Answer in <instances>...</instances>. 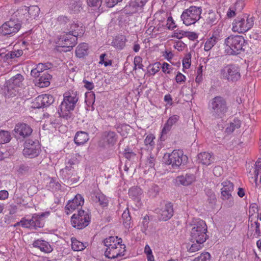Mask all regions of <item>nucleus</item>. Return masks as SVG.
<instances>
[{"label": "nucleus", "instance_id": "obj_20", "mask_svg": "<svg viewBox=\"0 0 261 261\" xmlns=\"http://www.w3.org/2000/svg\"><path fill=\"white\" fill-rule=\"evenodd\" d=\"M122 243L121 238L118 239L117 237H110L106 238L103 241V244L106 247V250L105 252V255L111 251V250H113Z\"/></svg>", "mask_w": 261, "mask_h": 261}, {"label": "nucleus", "instance_id": "obj_12", "mask_svg": "<svg viewBox=\"0 0 261 261\" xmlns=\"http://www.w3.org/2000/svg\"><path fill=\"white\" fill-rule=\"evenodd\" d=\"M23 80V76L21 74L18 73L7 81L8 92L9 93L10 91L13 90L12 93H10V95H16L18 92L17 88L22 86Z\"/></svg>", "mask_w": 261, "mask_h": 261}, {"label": "nucleus", "instance_id": "obj_40", "mask_svg": "<svg viewBox=\"0 0 261 261\" xmlns=\"http://www.w3.org/2000/svg\"><path fill=\"white\" fill-rule=\"evenodd\" d=\"M11 140V135L9 132L0 130V143L9 142Z\"/></svg>", "mask_w": 261, "mask_h": 261}, {"label": "nucleus", "instance_id": "obj_15", "mask_svg": "<svg viewBox=\"0 0 261 261\" xmlns=\"http://www.w3.org/2000/svg\"><path fill=\"white\" fill-rule=\"evenodd\" d=\"M77 38L75 35L70 33H66L62 35L59 39V43L63 47H67L70 49L72 48L76 44Z\"/></svg>", "mask_w": 261, "mask_h": 261}, {"label": "nucleus", "instance_id": "obj_36", "mask_svg": "<svg viewBox=\"0 0 261 261\" xmlns=\"http://www.w3.org/2000/svg\"><path fill=\"white\" fill-rule=\"evenodd\" d=\"M44 213L41 214L34 215L33 216V221H34V229H36L37 228H40L43 226V223L42 222V218L45 216Z\"/></svg>", "mask_w": 261, "mask_h": 261}, {"label": "nucleus", "instance_id": "obj_17", "mask_svg": "<svg viewBox=\"0 0 261 261\" xmlns=\"http://www.w3.org/2000/svg\"><path fill=\"white\" fill-rule=\"evenodd\" d=\"M173 204L171 202L166 203L157 212L159 215L160 220L162 221H167L170 219L173 216Z\"/></svg>", "mask_w": 261, "mask_h": 261}, {"label": "nucleus", "instance_id": "obj_51", "mask_svg": "<svg viewBox=\"0 0 261 261\" xmlns=\"http://www.w3.org/2000/svg\"><path fill=\"white\" fill-rule=\"evenodd\" d=\"M124 154L125 158L129 160L135 157V154L133 152L130 151L128 149H125Z\"/></svg>", "mask_w": 261, "mask_h": 261}, {"label": "nucleus", "instance_id": "obj_56", "mask_svg": "<svg viewBox=\"0 0 261 261\" xmlns=\"http://www.w3.org/2000/svg\"><path fill=\"white\" fill-rule=\"evenodd\" d=\"M102 2V0H88V3L89 6L94 7L100 5Z\"/></svg>", "mask_w": 261, "mask_h": 261}, {"label": "nucleus", "instance_id": "obj_14", "mask_svg": "<svg viewBox=\"0 0 261 261\" xmlns=\"http://www.w3.org/2000/svg\"><path fill=\"white\" fill-rule=\"evenodd\" d=\"M14 132L16 137L24 138L31 135L33 129L30 125L26 123H18L16 124Z\"/></svg>", "mask_w": 261, "mask_h": 261}, {"label": "nucleus", "instance_id": "obj_5", "mask_svg": "<svg viewBox=\"0 0 261 261\" xmlns=\"http://www.w3.org/2000/svg\"><path fill=\"white\" fill-rule=\"evenodd\" d=\"M164 159L166 164L171 165L174 169H178L187 163L188 158L181 150H174L171 153L165 154Z\"/></svg>", "mask_w": 261, "mask_h": 261}, {"label": "nucleus", "instance_id": "obj_57", "mask_svg": "<svg viewBox=\"0 0 261 261\" xmlns=\"http://www.w3.org/2000/svg\"><path fill=\"white\" fill-rule=\"evenodd\" d=\"M182 65L184 68L188 69L191 65L190 58L184 59L182 61Z\"/></svg>", "mask_w": 261, "mask_h": 261}, {"label": "nucleus", "instance_id": "obj_59", "mask_svg": "<svg viewBox=\"0 0 261 261\" xmlns=\"http://www.w3.org/2000/svg\"><path fill=\"white\" fill-rule=\"evenodd\" d=\"M8 210L10 215H13L16 213L17 206L14 204H11Z\"/></svg>", "mask_w": 261, "mask_h": 261}, {"label": "nucleus", "instance_id": "obj_25", "mask_svg": "<svg viewBox=\"0 0 261 261\" xmlns=\"http://www.w3.org/2000/svg\"><path fill=\"white\" fill-rule=\"evenodd\" d=\"M33 245L34 247L39 248L41 251L48 253L52 251V248L49 243L44 240H37L34 242Z\"/></svg>", "mask_w": 261, "mask_h": 261}, {"label": "nucleus", "instance_id": "obj_52", "mask_svg": "<svg viewBox=\"0 0 261 261\" xmlns=\"http://www.w3.org/2000/svg\"><path fill=\"white\" fill-rule=\"evenodd\" d=\"M122 1V0H106V3L107 7L109 8H112L119 2H120Z\"/></svg>", "mask_w": 261, "mask_h": 261}, {"label": "nucleus", "instance_id": "obj_27", "mask_svg": "<svg viewBox=\"0 0 261 261\" xmlns=\"http://www.w3.org/2000/svg\"><path fill=\"white\" fill-rule=\"evenodd\" d=\"M179 117L177 115H173L170 117L165 123L163 129L162 133V134H166L171 128L173 125L175 124L179 120Z\"/></svg>", "mask_w": 261, "mask_h": 261}, {"label": "nucleus", "instance_id": "obj_2", "mask_svg": "<svg viewBox=\"0 0 261 261\" xmlns=\"http://www.w3.org/2000/svg\"><path fill=\"white\" fill-rule=\"evenodd\" d=\"M245 43L244 37L240 35H230L225 39V52L230 55H237L243 49Z\"/></svg>", "mask_w": 261, "mask_h": 261}, {"label": "nucleus", "instance_id": "obj_32", "mask_svg": "<svg viewBox=\"0 0 261 261\" xmlns=\"http://www.w3.org/2000/svg\"><path fill=\"white\" fill-rule=\"evenodd\" d=\"M89 139L88 134L84 132H77L75 135L74 141L77 145L84 144Z\"/></svg>", "mask_w": 261, "mask_h": 261}, {"label": "nucleus", "instance_id": "obj_9", "mask_svg": "<svg viewBox=\"0 0 261 261\" xmlns=\"http://www.w3.org/2000/svg\"><path fill=\"white\" fill-rule=\"evenodd\" d=\"M221 78L229 82H235L238 81L241 77L239 67L233 64H229L220 71Z\"/></svg>", "mask_w": 261, "mask_h": 261}, {"label": "nucleus", "instance_id": "obj_39", "mask_svg": "<svg viewBox=\"0 0 261 261\" xmlns=\"http://www.w3.org/2000/svg\"><path fill=\"white\" fill-rule=\"evenodd\" d=\"M241 126L240 121L237 119H234L232 122H231L229 126L226 128V132L228 133H232L236 129L238 128Z\"/></svg>", "mask_w": 261, "mask_h": 261}, {"label": "nucleus", "instance_id": "obj_10", "mask_svg": "<svg viewBox=\"0 0 261 261\" xmlns=\"http://www.w3.org/2000/svg\"><path fill=\"white\" fill-rule=\"evenodd\" d=\"M223 188L221 189L222 199L225 201L224 206L229 208L233 205V198L232 192L233 191V185L230 181L226 180L222 183Z\"/></svg>", "mask_w": 261, "mask_h": 261}, {"label": "nucleus", "instance_id": "obj_37", "mask_svg": "<svg viewBox=\"0 0 261 261\" xmlns=\"http://www.w3.org/2000/svg\"><path fill=\"white\" fill-rule=\"evenodd\" d=\"M184 36L187 37L191 40H194L198 37L197 35L194 32L181 31L179 34L178 33H174V36H176L178 39L182 38Z\"/></svg>", "mask_w": 261, "mask_h": 261}, {"label": "nucleus", "instance_id": "obj_1", "mask_svg": "<svg viewBox=\"0 0 261 261\" xmlns=\"http://www.w3.org/2000/svg\"><path fill=\"white\" fill-rule=\"evenodd\" d=\"M79 97L76 91H70L64 95V99L58 110V114L66 120L71 117L70 111L73 110Z\"/></svg>", "mask_w": 261, "mask_h": 261}, {"label": "nucleus", "instance_id": "obj_49", "mask_svg": "<svg viewBox=\"0 0 261 261\" xmlns=\"http://www.w3.org/2000/svg\"><path fill=\"white\" fill-rule=\"evenodd\" d=\"M74 165V163L73 161L70 160L68 161V163L66 165V167L62 169L61 171L63 172L67 173L68 171H70L71 169L73 168V165Z\"/></svg>", "mask_w": 261, "mask_h": 261}, {"label": "nucleus", "instance_id": "obj_31", "mask_svg": "<svg viewBox=\"0 0 261 261\" xmlns=\"http://www.w3.org/2000/svg\"><path fill=\"white\" fill-rule=\"evenodd\" d=\"M103 137L108 144L113 145L117 142V137L114 132H105L103 133Z\"/></svg>", "mask_w": 261, "mask_h": 261}, {"label": "nucleus", "instance_id": "obj_35", "mask_svg": "<svg viewBox=\"0 0 261 261\" xmlns=\"http://www.w3.org/2000/svg\"><path fill=\"white\" fill-rule=\"evenodd\" d=\"M86 247L83 243L78 241L76 238H71V248L73 250L75 251H82Z\"/></svg>", "mask_w": 261, "mask_h": 261}, {"label": "nucleus", "instance_id": "obj_21", "mask_svg": "<svg viewBox=\"0 0 261 261\" xmlns=\"http://www.w3.org/2000/svg\"><path fill=\"white\" fill-rule=\"evenodd\" d=\"M51 66V64L49 63H39L35 68L31 70V74L34 77H39L42 73L46 72V70L50 69Z\"/></svg>", "mask_w": 261, "mask_h": 261}, {"label": "nucleus", "instance_id": "obj_44", "mask_svg": "<svg viewBox=\"0 0 261 261\" xmlns=\"http://www.w3.org/2000/svg\"><path fill=\"white\" fill-rule=\"evenodd\" d=\"M193 242V244L191 245V246L188 248V251L189 252H194L199 250L200 248H201V244L202 243H198L195 242Z\"/></svg>", "mask_w": 261, "mask_h": 261}, {"label": "nucleus", "instance_id": "obj_54", "mask_svg": "<svg viewBox=\"0 0 261 261\" xmlns=\"http://www.w3.org/2000/svg\"><path fill=\"white\" fill-rule=\"evenodd\" d=\"M175 80L176 82L178 83L185 82L186 80V76L180 72H178L176 75Z\"/></svg>", "mask_w": 261, "mask_h": 261}, {"label": "nucleus", "instance_id": "obj_62", "mask_svg": "<svg viewBox=\"0 0 261 261\" xmlns=\"http://www.w3.org/2000/svg\"><path fill=\"white\" fill-rule=\"evenodd\" d=\"M83 82L85 84V87L88 90H92L94 88L93 84L88 81L84 80Z\"/></svg>", "mask_w": 261, "mask_h": 261}, {"label": "nucleus", "instance_id": "obj_29", "mask_svg": "<svg viewBox=\"0 0 261 261\" xmlns=\"http://www.w3.org/2000/svg\"><path fill=\"white\" fill-rule=\"evenodd\" d=\"M126 39L124 36L119 35L116 36L112 42V45L116 48L121 50L125 45Z\"/></svg>", "mask_w": 261, "mask_h": 261}, {"label": "nucleus", "instance_id": "obj_55", "mask_svg": "<svg viewBox=\"0 0 261 261\" xmlns=\"http://www.w3.org/2000/svg\"><path fill=\"white\" fill-rule=\"evenodd\" d=\"M160 66V63L159 62H156L152 65L151 70L153 74H155L159 71Z\"/></svg>", "mask_w": 261, "mask_h": 261}, {"label": "nucleus", "instance_id": "obj_3", "mask_svg": "<svg viewBox=\"0 0 261 261\" xmlns=\"http://www.w3.org/2000/svg\"><path fill=\"white\" fill-rule=\"evenodd\" d=\"M210 108L212 116L215 118H222L228 111L226 99L220 96L212 98L210 103Z\"/></svg>", "mask_w": 261, "mask_h": 261}, {"label": "nucleus", "instance_id": "obj_6", "mask_svg": "<svg viewBox=\"0 0 261 261\" xmlns=\"http://www.w3.org/2000/svg\"><path fill=\"white\" fill-rule=\"evenodd\" d=\"M201 14L200 7L191 6L185 10L181 15L183 23L186 25L194 24L199 20Z\"/></svg>", "mask_w": 261, "mask_h": 261}, {"label": "nucleus", "instance_id": "obj_18", "mask_svg": "<svg viewBox=\"0 0 261 261\" xmlns=\"http://www.w3.org/2000/svg\"><path fill=\"white\" fill-rule=\"evenodd\" d=\"M54 98L49 94H42L38 96L35 99L34 104L37 108L49 106L53 103Z\"/></svg>", "mask_w": 261, "mask_h": 261}, {"label": "nucleus", "instance_id": "obj_47", "mask_svg": "<svg viewBox=\"0 0 261 261\" xmlns=\"http://www.w3.org/2000/svg\"><path fill=\"white\" fill-rule=\"evenodd\" d=\"M155 137L152 134H150L148 135L145 140H144V143L146 145H149L150 146H153L154 144V139Z\"/></svg>", "mask_w": 261, "mask_h": 261}, {"label": "nucleus", "instance_id": "obj_50", "mask_svg": "<svg viewBox=\"0 0 261 261\" xmlns=\"http://www.w3.org/2000/svg\"><path fill=\"white\" fill-rule=\"evenodd\" d=\"M106 54H102L100 56V61L99 63L101 64H104V65L106 67L109 65H112V61L111 60H108V61H105V58L106 56Z\"/></svg>", "mask_w": 261, "mask_h": 261}, {"label": "nucleus", "instance_id": "obj_41", "mask_svg": "<svg viewBox=\"0 0 261 261\" xmlns=\"http://www.w3.org/2000/svg\"><path fill=\"white\" fill-rule=\"evenodd\" d=\"M21 225L25 228L34 229V221L33 217L30 219L22 218L20 221Z\"/></svg>", "mask_w": 261, "mask_h": 261}, {"label": "nucleus", "instance_id": "obj_46", "mask_svg": "<svg viewBox=\"0 0 261 261\" xmlns=\"http://www.w3.org/2000/svg\"><path fill=\"white\" fill-rule=\"evenodd\" d=\"M144 252L146 254L148 261H154V257L152 254V251L148 245L144 248Z\"/></svg>", "mask_w": 261, "mask_h": 261}, {"label": "nucleus", "instance_id": "obj_23", "mask_svg": "<svg viewBox=\"0 0 261 261\" xmlns=\"http://www.w3.org/2000/svg\"><path fill=\"white\" fill-rule=\"evenodd\" d=\"M39 79L36 80L35 85L40 87H46L50 85V80L52 78V75L48 73V71L41 74Z\"/></svg>", "mask_w": 261, "mask_h": 261}, {"label": "nucleus", "instance_id": "obj_34", "mask_svg": "<svg viewBox=\"0 0 261 261\" xmlns=\"http://www.w3.org/2000/svg\"><path fill=\"white\" fill-rule=\"evenodd\" d=\"M218 37L213 35L211 37L208 38L205 42L204 46L205 51H209L216 44L218 41Z\"/></svg>", "mask_w": 261, "mask_h": 261}, {"label": "nucleus", "instance_id": "obj_58", "mask_svg": "<svg viewBox=\"0 0 261 261\" xmlns=\"http://www.w3.org/2000/svg\"><path fill=\"white\" fill-rule=\"evenodd\" d=\"M261 172V167H260L258 165L256 164V169L255 170L254 174H255V180L256 181L258 178V176L259 175ZM260 182H261V176L260 178Z\"/></svg>", "mask_w": 261, "mask_h": 261}, {"label": "nucleus", "instance_id": "obj_63", "mask_svg": "<svg viewBox=\"0 0 261 261\" xmlns=\"http://www.w3.org/2000/svg\"><path fill=\"white\" fill-rule=\"evenodd\" d=\"M18 171L19 173L23 174L29 171V167L25 165H22L20 166Z\"/></svg>", "mask_w": 261, "mask_h": 261}, {"label": "nucleus", "instance_id": "obj_13", "mask_svg": "<svg viewBox=\"0 0 261 261\" xmlns=\"http://www.w3.org/2000/svg\"><path fill=\"white\" fill-rule=\"evenodd\" d=\"M20 28V24L14 20H9L0 27V34L3 35H10L17 32Z\"/></svg>", "mask_w": 261, "mask_h": 261}, {"label": "nucleus", "instance_id": "obj_48", "mask_svg": "<svg viewBox=\"0 0 261 261\" xmlns=\"http://www.w3.org/2000/svg\"><path fill=\"white\" fill-rule=\"evenodd\" d=\"M142 59L139 57H135L134 60V63L135 65L134 69H136L137 66L139 69H142L143 65L141 64Z\"/></svg>", "mask_w": 261, "mask_h": 261}, {"label": "nucleus", "instance_id": "obj_60", "mask_svg": "<svg viewBox=\"0 0 261 261\" xmlns=\"http://www.w3.org/2000/svg\"><path fill=\"white\" fill-rule=\"evenodd\" d=\"M15 53V52L14 50L10 51L8 54H6L5 55L4 57L7 60L9 59H14L15 58H17Z\"/></svg>", "mask_w": 261, "mask_h": 261}, {"label": "nucleus", "instance_id": "obj_38", "mask_svg": "<svg viewBox=\"0 0 261 261\" xmlns=\"http://www.w3.org/2000/svg\"><path fill=\"white\" fill-rule=\"evenodd\" d=\"M218 16L214 12H210L206 17V22L210 25L215 24L217 22Z\"/></svg>", "mask_w": 261, "mask_h": 261}, {"label": "nucleus", "instance_id": "obj_61", "mask_svg": "<svg viewBox=\"0 0 261 261\" xmlns=\"http://www.w3.org/2000/svg\"><path fill=\"white\" fill-rule=\"evenodd\" d=\"M9 193L7 191L2 190L0 191V199L5 200L8 197Z\"/></svg>", "mask_w": 261, "mask_h": 261}, {"label": "nucleus", "instance_id": "obj_11", "mask_svg": "<svg viewBox=\"0 0 261 261\" xmlns=\"http://www.w3.org/2000/svg\"><path fill=\"white\" fill-rule=\"evenodd\" d=\"M40 151V145L37 141L29 139L25 142L23 154L25 157L31 159L35 158L39 155Z\"/></svg>", "mask_w": 261, "mask_h": 261}, {"label": "nucleus", "instance_id": "obj_16", "mask_svg": "<svg viewBox=\"0 0 261 261\" xmlns=\"http://www.w3.org/2000/svg\"><path fill=\"white\" fill-rule=\"evenodd\" d=\"M84 200L83 197L80 194H77L74 198L69 201L68 203L65 206V212L67 214L72 212L76 208H79L84 203Z\"/></svg>", "mask_w": 261, "mask_h": 261}, {"label": "nucleus", "instance_id": "obj_64", "mask_svg": "<svg viewBox=\"0 0 261 261\" xmlns=\"http://www.w3.org/2000/svg\"><path fill=\"white\" fill-rule=\"evenodd\" d=\"M255 225V234H256V237H258L260 235V230H259V223L257 222H254Z\"/></svg>", "mask_w": 261, "mask_h": 261}, {"label": "nucleus", "instance_id": "obj_33", "mask_svg": "<svg viewBox=\"0 0 261 261\" xmlns=\"http://www.w3.org/2000/svg\"><path fill=\"white\" fill-rule=\"evenodd\" d=\"M88 45L87 43L80 44L76 47L75 54L77 57L83 58L88 55Z\"/></svg>", "mask_w": 261, "mask_h": 261}, {"label": "nucleus", "instance_id": "obj_22", "mask_svg": "<svg viewBox=\"0 0 261 261\" xmlns=\"http://www.w3.org/2000/svg\"><path fill=\"white\" fill-rule=\"evenodd\" d=\"M195 180V176L192 174H187L185 175L177 176L175 180L178 185L187 186L191 185Z\"/></svg>", "mask_w": 261, "mask_h": 261}, {"label": "nucleus", "instance_id": "obj_42", "mask_svg": "<svg viewBox=\"0 0 261 261\" xmlns=\"http://www.w3.org/2000/svg\"><path fill=\"white\" fill-rule=\"evenodd\" d=\"M211 255L208 252H205L195 258L192 261H210Z\"/></svg>", "mask_w": 261, "mask_h": 261}, {"label": "nucleus", "instance_id": "obj_26", "mask_svg": "<svg viewBox=\"0 0 261 261\" xmlns=\"http://www.w3.org/2000/svg\"><path fill=\"white\" fill-rule=\"evenodd\" d=\"M93 202L98 203L99 205L104 207L108 204V199L106 196L100 193H95L92 196L91 198Z\"/></svg>", "mask_w": 261, "mask_h": 261}, {"label": "nucleus", "instance_id": "obj_24", "mask_svg": "<svg viewBox=\"0 0 261 261\" xmlns=\"http://www.w3.org/2000/svg\"><path fill=\"white\" fill-rule=\"evenodd\" d=\"M213 154L211 153L203 152L198 155V162L203 165L208 166L213 162Z\"/></svg>", "mask_w": 261, "mask_h": 261}, {"label": "nucleus", "instance_id": "obj_19", "mask_svg": "<svg viewBox=\"0 0 261 261\" xmlns=\"http://www.w3.org/2000/svg\"><path fill=\"white\" fill-rule=\"evenodd\" d=\"M125 245L121 243L113 250L106 254L105 255L108 258L114 259H117L119 260L120 258L124 255L125 252Z\"/></svg>", "mask_w": 261, "mask_h": 261}, {"label": "nucleus", "instance_id": "obj_28", "mask_svg": "<svg viewBox=\"0 0 261 261\" xmlns=\"http://www.w3.org/2000/svg\"><path fill=\"white\" fill-rule=\"evenodd\" d=\"M244 6V3L242 1H238L234 4L233 7L229 9L227 12V16L228 18L234 17L236 15V11H240Z\"/></svg>", "mask_w": 261, "mask_h": 261}, {"label": "nucleus", "instance_id": "obj_4", "mask_svg": "<svg viewBox=\"0 0 261 261\" xmlns=\"http://www.w3.org/2000/svg\"><path fill=\"white\" fill-rule=\"evenodd\" d=\"M206 231L207 226L205 222L202 220H195L191 231V242L203 243L207 237Z\"/></svg>", "mask_w": 261, "mask_h": 261}, {"label": "nucleus", "instance_id": "obj_53", "mask_svg": "<svg viewBox=\"0 0 261 261\" xmlns=\"http://www.w3.org/2000/svg\"><path fill=\"white\" fill-rule=\"evenodd\" d=\"M223 172V169L220 166H216L213 169L214 175L217 177L220 176Z\"/></svg>", "mask_w": 261, "mask_h": 261}, {"label": "nucleus", "instance_id": "obj_30", "mask_svg": "<svg viewBox=\"0 0 261 261\" xmlns=\"http://www.w3.org/2000/svg\"><path fill=\"white\" fill-rule=\"evenodd\" d=\"M142 193V190L140 188L137 187L131 188L128 192L129 197L138 203H139L140 201V196Z\"/></svg>", "mask_w": 261, "mask_h": 261}, {"label": "nucleus", "instance_id": "obj_8", "mask_svg": "<svg viewBox=\"0 0 261 261\" xmlns=\"http://www.w3.org/2000/svg\"><path fill=\"white\" fill-rule=\"evenodd\" d=\"M253 24L254 20L252 17H238L233 22L232 30L239 33H243L250 30L253 27Z\"/></svg>", "mask_w": 261, "mask_h": 261}, {"label": "nucleus", "instance_id": "obj_43", "mask_svg": "<svg viewBox=\"0 0 261 261\" xmlns=\"http://www.w3.org/2000/svg\"><path fill=\"white\" fill-rule=\"evenodd\" d=\"M80 30V28L79 26L75 23H73L71 25L70 29L68 33H70L71 35H75V37H77L79 35V31ZM81 32H80V34H81Z\"/></svg>", "mask_w": 261, "mask_h": 261}, {"label": "nucleus", "instance_id": "obj_45", "mask_svg": "<svg viewBox=\"0 0 261 261\" xmlns=\"http://www.w3.org/2000/svg\"><path fill=\"white\" fill-rule=\"evenodd\" d=\"M122 219L123 220V223L126 225V227L129 224L131 218L129 216L128 211H124L123 212L122 215Z\"/></svg>", "mask_w": 261, "mask_h": 261}, {"label": "nucleus", "instance_id": "obj_7", "mask_svg": "<svg viewBox=\"0 0 261 261\" xmlns=\"http://www.w3.org/2000/svg\"><path fill=\"white\" fill-rule=\"evenodd\" d=\"M90 221L89 213L84 210H79L74 214L71 218L72 225L78 229H83L87 226Z\"/></svg>", "mask_w": 261, "mask_h": 261}]
</instances>
